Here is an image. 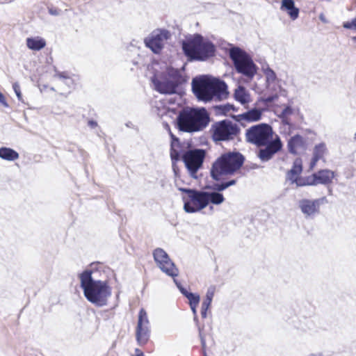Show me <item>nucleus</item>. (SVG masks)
Returning a JSON list of instances; mask_svg holds the SVG:
<instances>
[{"label":"nucleus","instance_id":"obj_57","mask_svg":"<svg viewBox=\"0 0 356 356\" xmlns=\"http://www.w3.org/2000/svg\"><path fill=\"white\" fill-rule=\"evenodd\" d=\"M168 130H169V134L170 136V138L172 137V135H174L172 131H170V128L168 127Z\"/></svg>","mask_w":356,"mask_h":356},{"label":"nucleus","instance_id":"obj_45","mask_svg":"<svg viewBox=\"0 0 356 356\" xmlns=\"http://www.w3.org/2000/svg\"><path fill=\"white\" fill-rule=\"evenodd\" d=\"M179 139L175 136V135H172V137H171V143H170V146H171V149H174L175 148V143L176 142L179 141Z\"/></svg>","mask_w":356,"mask_h":356},{"label":"nucleus","instance_id":"obj_34","mask_svg":"<svg viewBox=\"0 0 356 356\" xmlns=\"http://www.w3.org/2000/svg\"><path fill=\"white\" fill-rule=\"evenodd\" d=\"M48 11L51 15L58 16L63 13V10L62 8L50 5L48 6Z\"/></svg>","mask_w":356,"mask_h":356},{"label":"nucleus","instance_id":"obj_39","mask_svg":"<svg viewBox=\"0 0 356 356\" xmlns=\"http://www.w3.org/2000/svg\"><path fill=\"white\" fill-rule=\"evenodd\" d=\"M13 88L17 97L19 101H22V95L20 90V86L18 83L15 82L13 84Z\"/></svg>","mask_w":356,"mask_h":356},{"label":"nucleus","instance_id":"obj_9","mask_svg":"<svg viewBox=\"0 0 356 356\" xmlns=\"http://www.w3.org/2000/svg\"><path fill=\"white\" fill-rule=\"evenodd\" d=\"M178 189L186 194V196L182 197L184 209L186 213H196L207 207L205 191L188 188H178Z\"/></svg>","mask_w":356,"mask_h":356},{"label":"nucleus","instance_id":"obj_30","mask_svg":"<svg viewBox=\"0 0 356 356\" xmlns=\"http://www.w3.org/2000/svg\"><path fill=\"white\" fill-rule=\"evenodd\" d=\"M137 325H146L147 327H149V321L147 317V314L146 311L143 308L140 309L139 311Z\"/></svg>","mask_w":356,"mask_h":356},{"label":"nucleus","instance_id":"obj_58","mask_svg":"<svg viewBox=\"0 0 356 356\" xmlns=\"http://www.w3.org/2000/svg\"><path fill=\"white\" fill-rule=\"evenodd\" d=\"M353 41L356 42V36L352 38Z\"/></svg>","mask_w":356,"mask_h":356},{"label":"nucleus","instance_id":"obj_55","mask_svg":"<svg viewBox=\"0 0 356 356\" xmlns=\"http://www.w3.org/2000/svg\"><path fill=\"white\" fill-rule=\"evenodd\" d=\"M322 353H310L307 356H322Z\"/></svg>","mask_w":356,"mask_h":356},{"label":"nucleus","instance_id":"obj_60","mask_svg":"<svg viewBox=\"0 0 356 356\" xmlns=\"http://www.w3.org/2000/svg\"><path fill=\"white\" fill-rule=\"evenodd\" d=\"M354 139L356 140V131H355V134L354 135Z\"/></svg>","mask_w":356,"mask_h":356},{"label":"nucleus","instance_id":"obj_17","mask_svg":"<svg viewBox=\"0 0 356 356\" xmlns=\"http://www.w3.org/2000/svg\"><path fill=\"white\" fill-rule=\"evenodd\" d=\"M262 111L259 108H252L242 114L236 115L235 120L238 122L246 121L249 122H256L261 118Z\"/></svg>","mask_w":356,"mask_h":356},{"label":"nucleus","instance_id":"obj_7","mask_svg":"<svg viewBox=\"0 0 356 356\" xmlns=\"http://www.w3.org/2000/svg\"><path fill=\"white\" fill-rule=\"evenodd\" d=\"M229 56L234 63L238 73L242 74L249 79H252L257 73V66L251 57L239 47L230 48Z\"/></svg>","mask_w":356,"mask_h":356},{"label":"nucleus","instance_id":"obj_31","mask_svg":"<svg viewBox=\"0 0 356 356\" xmlns=\"http://www.w3.org/2000/svg\"><path fill=\"white\" fill-rule=\"evenodd\" d=\"M264 73L266 78V82L268 84L273 83L277 79V75L275 72L269 67L264 70Z\"/></svg>","mask_w":356,"mask_h":356},{"label":"nucleus","instance_id":"obj_38","mask_svg":"<svg viewBox=\"0 0 356 356\" xmlns=\"http://www.w3.org/2000/svg\"><path fill=\"white\" fill-rule=\"evenodd\" d=\"M293 113V108L291 106H286L284 107V108L282 111L280 118H284L288 117L289 115H291Z\"/></svg>","mask_w":356,"mask_h":356},{"label":"nucleus","instance_id":"obj_5","mask_svg":"<svg viewBox=\"0 0 356 356\" xmlns=\"http://www.w3.org/2000/svg\"><path fill=\"white\" fill-rule=\"evenodd\" d=\"M245 161L244 156L238 152L222 154L213 163L210 174L215 181H220L224 175H232L239 170Z\"/></svg>","mask_w":356,"mask_h":356},{"label":"nucleus","instance_id":"obj_49","mask_svg":"<svg viewBox=\"0 0 356 356\" xmlns=\"http://www.w3.org/2000/svg\"><path fill=\"white\" fill-rule=\"evenodd\" d=\"M190 308L193 312V316H196L197 314V307L198 305H189Z\"/></svg>","mask_w":356,"mask_h":356},{"label":"nucleus","instance_id":"obj_44","mask_svg":"<svg viewBox=\"0 0 356 356\" xmlns=\"http://www.w3.org/2000/svg\"><path fill=\"white\" fill-rule=\"evenodd\" d=\"M0 104L3 106L7 108L8 107V104L6 100L4 95L0 92Z\"/></svg>","mask_w":356,"mask_h":356},{"label":"nucleus","instance_id":"obj_50","mask_svg":"<svg viewBox=\"0 0 356 356\" xmlns=\"http://www.w3.org/2000/svg\"><path fill=\"white\" fill-rule=\"evenodd\" d=\"M319 19H320V20H321L322 22H323V23H325V24L328 23V21L326 19V18H325V15H324V14H323V13H321V14L319 15Z\"/></svg>","mask_w":356,"mask_h":356},{"label":"nucleus","instance_id":"obj_41","mask_svg":"<svg viewBox=\"0 0 356 356\" xmlns=\"http://www.w3.org/2000/svg\"><path fill=\"white\" fill-rule=\"evenodd\" d=\"M175 145V146L174 149L170 148V156H174L175 154H177V155H180V152H179V150L181 149L180 141L179 140L177 142H176V143Z\"/></svg>","mask_w":356,"mask_h":356},{"label":"nucleus","instance_id":"obj_54","mask_svg":"<svg viewBox=\"0 0 356 356\" xmlns=\"http://www.w3.org/2000/svg\"><path fill=\"white\" fill-rule=\"evenodd\" d=\"M97 264H99V262H97V264L92 263V264H90V266H91V268H92L90 270H92V271H93V270L96 268V266H97Z\"/></svg>","mask_w":356,"mask_h":356},{"label":"nucleus","instance_id":"obj_51","mask_svg":"<svg viewBox=\"0 0 356 356\" xmlns=\"http://www.w3.org/2000/svg\"><path fill=\"white\" fill-rule=\"evenodd\" d=\"M193 321L195 323L196 327L199 330V327H201L200 326L199 320H198V318H197V314H196V316H193Z\"/></svg>","mask_w":356,"mask_h":356},{"label":"nucleus","instance_id":"obj_36","mask_svg":"<svg viewBox=\"0 0 356 356\" xmlns=\"http://www.w3.org/2000/svg\"><path fill=\"white\" fill-rule=\"evenodd\" d=\"M343 27L346 29L356 31V17L352 19L350 22H343Z\"/></svg>","mask_w":356,"mask_h":356},{"label":"nucleus","instance_id":"obj_16","mask_svg":"<svg viewBox=\"0 0 356 356\" xmlns=\"http://www.w3.org/2000/svg\"><path fill=\"white\" fill-rule=\"evenodd\" d=\"M287 148L290 154L293 155L299 154L301 152H304L306 149V141L302 136L296 134L289 139Z\"/></svg>","mask_w":356,"mask_h":356},{"label":"nucleus","instance_id":"obj_37","mask_svg":"<svg viewBox=\"0 0 356 356\" xmlns=\"http://www.w3.org/2000/svg\"><path fill=\"white\" fill-rule=\"evenodd\" d=\"M306 186H316L317 185L315 173L310 176L305 177Z\"/></svg>","mask_w":356,"mask_h":356},{"label":"nucleus","instance_id":"obj_2","mask_svg":"<svg viewBox=\"0 0 356 356\" xmlns=\"http://www.w3.org/2000/svg\"><path fill=\"white\" fill-rule=\"evenodd\" d=\"M191 86L192 91L197 99L204 102H210L213 97L222 99L228 95L225 82L209 75L193 78Z\"/></svg>","mask_w":356,"mask_h":356},{"label":"nucleus","instance_id":"obj_40","mask_svg":"<svg viewBox=\"0 0 356 356\" xmlns=\"http://www.w3.org/2000/svg\"><path fill=\"white\" fill-rule=\"evenodd\" d=\"M218 109L220 110L222 113H227L231 110H234V106L231 104H226L218 106Z\"/></svg>","mask_w":356,"mask_h":356},{"label":"nucleus","instance_id":"obj_46","mask_svg":"<svg viewBox=\"0 0 356 356\" xmlns=\"http://www.w3.org/2000/svg\"><path fill=\"white\" fill-rule=\"evenodd\" d=\"M211 304H209V302H205L202 301V306H201V310H208L210 307Z\"/></svg>","mask_w":356,"mask_h":356},{"label":"nucleus","instance_id":"obj_18","mask_svg":"<svg viewBox=\"0 0 356 356\" xmlns=\"http://www.w3.org/2000/svg\"><path fill=\"white\" fill-rule=\"evenodd\" d=\"M150 337L149 327L137 325L136 330V339L139 346H143L147 343Z\"/></svg>","mask_w":356,"mask_h":356},{"label":"nucleus","instance_id":"obj_21","mask_svg":"<svg viewBox=\"0 0 356 356\" xmlns=\"http://www.w3.org/2000/svg\"><path fill=\"white\" fill-rule=\"evenodd\" d=\"M174 282L181 294L188 300L189 305H199L200 300V296L199 294L188 291L175 279H174Z\"/></svg>","mask_w":356,"mask_h":356},{"label":"nucleus","instance_id":"obj_47","mask_svg":"<svg viewBox=\"0 0 356 356\" xmlns=\"http://www.w3.org/2000/svg\"><path fill=\"white\" fill-rule=\"evenodd\" d=\"M88 125L92 129H94L97 127V122L93 120H90L88 122Z\"/></svg>","mask_w":356,"mask_h":356},{"label":"nucleus","instance_id":"obj_43","mask_svg":"<svg viewBox=\"0 0 356 356\" xmlns=\"http://www.w3.org/2000/svg\"><path fill=\"white\" fill-rule=\"evenodd\" d=\"M202 330L203 328L202 327H199V336H200V340H201V343H202V346L203 348L205 347L206 346V341H205V339H204V336L202 335Z\"/></svg>","mask_w":356,"mask_h":356},{"label":"nucleus","instance_id":"obj_19","mask_svg":"<svg viewBox=\"0 0 356 356\" xmlns=\"http://www.w3.org/2000/svg\"><path fill=\"white\" fill-rule=\"evenodd\" d=\"M295 1H282L281 10L286 12L292 20L299 16V8L295 6Z\"/></svg>","mask_w":356,"mask_h":356},{"label":"nucleus","instance_id":"obj_3","mask_svg":"<svg viewBox=\"0 0 356 356\" xmlns=\"http://www.w3.org/2000/svg\"><path fill=\"white\" fill-rule=\"evenodd\" d=\"M210 122V115L204 107H186L176 119L177 129L183 132L195 133L202 131Z\"/></svg>","mask_w":356,"mask_h":356},{"label":"nucleus","instance_id":"obj_33","mask_svg":"<svg viewBox=\"0 0 356 356\" xmlns=\"http://www.w3.org/2000/svg\"><path fill=\"white\" fill-rule=\"evenodd\" d=\"M216 291V286L213 285L210 286L207 291L205 298L203 300L205 302L211 304Z\"/></svg>","mask_w":356,"mask_h":356},{"label":"nucleus","instance_id":"obj_56","mask_svg":"<svg viewBox=\"0 0 356 356\" xmlns=\"http://www.w3.org/2000/svg\"><path fill=\"white\" fill-rule=\"evenodd\" d=\"M135 353H136V355H140V353H143V351H141L140 349L138 348H136L135 349Z\"/></svg>","mask_w":356,"mask_h":356},{"label":"nucleus","instance_id":"obj_22","mask_svg":"<svg viewBox=\"0 0 356 356\" xmlns=\"http://www.w3.org/2000/svg\"><path fill=\"white\" fill-rule=\"evenodd\" d=\"M205 200L207 201L206 207H207L209 203L216 205L222 204L225 201V197L222 193L215 191L213 192L205 191Z\"/></svg>","mask_w":356,"mask_h":356},{"label":"nucleus","instance_id":"obj_12","mask_svg":"<svg viewBox=\"0 0 356 356\" xmlns=\"http://www.w3.org/2000/svg\"><path fill=\"white\" fill-rule=\"evenodd\" d=\"M153 257L158 267L162 272L174 279L178 276V268L163 249L160 248H156L153 252Z\"/></svg>","mask_w":356,"mask_h":356},{"label":"nucleus","instance_id":"obj_29","mask_svg":"<svg viewBox=\"0 0 356 356\" xmlns=\"http://www.w3.org/2000/svg\"><path fill=\"white\" fill-rule=\"evenodd\" d=\"M55 74L54 77L62 79L63 82L70 86L73 83V80L70 77L67 72H60L56 68L54 69Z\"/></svg>","mask_w":356,"mask_h":356},{"label":"nucleus","instance_id":"obj_53","mask_svg":"<svg viewBox=\"0 0 356 356\" xmlns=\"http://www.w3.org/2000/svg\"><path fill=\"white\" fill-rule=\"evenodd\" d=\"M281 118L282 119V122L284 124L290 125V122H289V120L288 117H286V118Z\"/></svg>","mask_w":356,"mask_h":356},{"label":"nucleus","instance_id":"obj_20","mask_svg":"<svg viewBox=\"0 0 356 356\" xmlns=\"http://www.w3.org/2000/svg\"><path fill=\"white\" fill-rule=\"evenodd\" d=\"M317 184H330L334 179V172L330 170H321L315 173Z\"/></svg>","mask_w":356,"mask_h":356},{"label":"nucleus","instance_id":"obj_25","mask_svg":"<svg viewBox=\"0 0 356 356\" xmlns=\"http://www.w3.org/2000/svg\"><path fill=\"white\" fill-rule=\"evenodd\" d=\"M235 99L241 104H245L250 101V94L247 92L245 88L239 86L234 91Z\"/></svg>","mask_w":356,"mask_h":356},{"label":"nucleus","instance_id":"obj_11","mask_svg":"<svg viewBox=\"0 0 356 356\" xmlns=\"http://www.w3.org/2000/svg\"><path fill=\"white\" fill-rule=\"evenodd\" d=\"M206 152L202 149H188L184 152L181 159L189 175L197 179V172L202 167Z\"/></svg>","mask_w":356,"mask_h":356},{"label":"nucleus","instance_id":"obj_26","mask_svg":"<svg viewBox=\"0 0 356 356\" xmlns=\"http://www.w3.org/2000/svg\"><path fill=\"white\" fill-rule=\"evenodd\" d=\"M19 156L18 152L12 148L6 147L0 148V158L3 160L13 161L17 160Z\"/></svg>","mask_w":356,"mask_h":356},{"label":"nucleus","instance_id":"obj_59","mask_svg":"<svg viewBox=\"0 0 356 356\" xmlns=\"http://www.w3.org/2000/svg\"><path fill=\"white\" fill-rule=\"evenodd\" d=\"M134 356H145L144 353H140V355H136Z\"/></svg>","mask_w":356,"mask_h":356},{"label":"nucleus","instance_id":"obj_23","mask_svg":"<svg viewBox=\"0 0 356 356\" xmlns=\"http://www.w3.org/2000/svg\"><path fill=\"white\" fill-rule=\"evenodd\" d=\"M302 171V160L300 158L295 159L293 166L286 174V179L289 181H291L294 178L298 177Z\"/></svg>","mask_w":356,"mask_h":356},{"label":"nucleus","instance_id":"obj_42","mask_svg":"<svg viewBox=\"0 0 356 356\" xmlns=\"http://www.w3.org/2000/svg\"><path fill=\"white\" fill-rule=\"evenodd\" d=\"M278 98V96L277 95H270L265 98H262V101L264 102L266 104L271 103L276 100Z\"/></svg>","mask_w":356,"mask_h":356},{"label":"nucleus","instance_id":"obj_13","mask_svg":"<svg viewBox=\"0 0 356 356\" xmlns=\"http://www.w3.org/2000/svg\"><path fill=\"white\" fill-rule=\"evenodd\" d=\"M257 153L258 158L262 162L270 161L275 154L280 152L282 148V143L279 136H276L266 144L261 145Z\"/></svg>","mask_w":356,"mask_h":356},{"label":"nucleus","instance_id":"obj_15","mask_svg":"<svg viewBox=\"0 0 356 356\" xmlns=\"http://www.w3.org/2000/svg\"><path fill=\"white\" fill-rule=\"evenodd\" d=\"M326 201L325 197L313 200L302 199L299 202V207L306 216H314L319 212L320 205Z\"/></svg>","mask_w":356,"mask_h":356},{"label":"nucleus","instance_id":"obj_32","mask_svg":"<svg viewBox=\"0 0 356 356\" xmlns=\"http://www.w3.org/2000/svg\"><path fill=\"white\" fill-rule=\"evenodd\" d=\"M172 160V168L174 172V175L176 178H178L180 177L179 175V169L178 165H177V162L179 161L180 159V155H177V154H175L174 156H170Z\"/></svg>","mask_w":356,"mask_h":356},{"label":"nucleus","instance_id":"obj_27","mask_svg":"<svg viewBox=\"0 0 356 356\" xmlns=\"http://www.w3.org/2000/svg\"><path fill=\"white\" fill-rule=\"evenodd\" d=\"M236 183V179H230L229 181H222L220 183H213L211 186H207V188L220 193V191L225 190L228 187L235 185Z\"/></svg>","mask_w":356,"mask_h":356},{"label":"nucleus","instance_id":"obj_6","mask_svg":"<svg viewBox=\"0 0 356 356\" xmlns=\"http://www.w3.org/2000/svg\"><path fill=\"white\" fill-rule=\"evenodd\" d=\"M152 81L156 91L161 94L171 95L177 92V88L184 79L179 70L169 67L161 79L153 76Z\"/></svg>","mask_w":356,"mask_h":356},{"label":"nucleus","instance_id":"obj_35","mask_svg":"<svg viewBox=\"0 0 356 356\" xmlns=\"http://www.w3.org/2000/svg\"><path fill=\"white\" fill-rule=\"evenodd\" d=\"M291 184H296L297 187L306 186L305 177H300V175L291 181Z\"/></svg>","mask_w":356,"mask_h":356},{"label":"nucleus","instance_id":"obj_61","mask_svg":"<svg viewBox=\"0 0 356 356\" xmlns=\"http://www.w3.org/2000/svg\"><path fill=\"white\" fill-rule=\"evenodd\" d=\"M331 193H332V190H331V189H330V190H329V193H330V194H331Z\"/></svg>","mask_w":356,"mask_h":356},{"label":"nucleus","instance_id":"obj_4","mask_svg":"<svg viewBox=\"0 0 356 356\" xmlns=\"http://www.w3.org/2000/svg\"><path fill=\"white\" fill-rule=\"evenodd\" d=\"M182 50L189 61H205L214 56L216 48L211 41L197 33L183 41Z\"/></svg>","mask_w":356,"mask_h":356},{"label":"nucleus","instance_id":"obj_52","mask_svg":"<svg viewBox=\"0 0 356 356\" xmlns=\"http://www.w3.org/2000/svg\"><path fill=\"white\" fill-rule=\"evenodd\" d=\"M207 311L208 310H201V316L202 318H206L207 317Z\"/></svg>","mask_w":356,"mask_h":356},{"label":"nucleus","instance_id":"obj_10","mask_svg":"<svg viewBox=\"0 0 356 356\" xmlns=\"http://www.w3.org/2000/svg\"><path fill=\"white\" fill-rule=\"evenodd\" d=\"M273 131L270 125L266 123H261L253 125L245 131V140L247 143L260 147L261 145L266 144L267 142L273 139Z\"/></svg>","mask_w":356,"mask_h":356},{"label":"nucleus","instance_id":"obj_14","mask_svg":"<svg viewBox=\"0 0 356 356\" xmlns=\"http://www.w3.org/2000/svg\"><path fill=\"white\" fill-rule=\"evenodd\" d=\"M170 36V32L167 30H156L145 39V44L154 54H159L163 47L164 41L167 40Z\"/></svg>","mask_w":356,"mask_h":356},{"label":"nucleus","instance_id":"obj_28","mask_svg":"<svg viewBox=\"0 0 356 356\" xmlns=\"http://www.w3.org/2000/svg\"><path fill=\"white\" fill-rule=\"evenodd\" d=\"M327 148L324 143H321L316 145L313 151V157L320 160L323 158L325 153L326 152Z\"/></svg>","mask_w":356,"mask_h":356},{"label":"nucleus","instance_id":"obj_24","mask_svg":"<svg viewBox=\"0 0 356 356\" xmlns=\"http://www.w3.org/2000/svg\"><path fill=\"white\" fill-rule=\"evenodd\" d=\"M26 45L31 50L40 51L45 47L46 41L40 37L28 38H26Z\"/></svg>","mask_w":356,"mask_h":356},{"label":"nucleus","instance_id":"obj_48","mask_svg":"<svg viewBox=\"0 0 356 356\" xmlns=\"http://www.w3.org/2000/svg\"><path fill=\"white\" fill-rule=\"evenodd\" d=\"M319 160L314 158V157H312V160H311V162H310V168H313L316 165V163Z\"/></svg>","mask_w":356,"mask_h":356},{"label":"nucleus","instance_id":"obj_62","mask_svg":"<svg viewBox=\"0 0 356 356\" xmlns=\"http://www.w3.org/2000/svg\"><path fill=\"white\" fill-rule=\"evenodd\" d=\"M210 209H211V210H212V209H213V207H212V206H211V207H210Z\"/></svg>","mask_w":356,"mask_h":356},{"label":"nucleus","instance_id":"obj_1","mask_svg":"<svg viewBox=\"0 0 356 356\" xmlns=\"http://www.w3.org/2000/svg\"><path fill=\"white\" fill-rule=\"evenodd\" d=\"M79 279L84 296L90 302L99 307L108 305L112 290L106 281L95 280L92 270L83 271Z\"/></svg>","mask_w":356,"mask_h":356},{"label":"nucleus","instance_id":"obj_8","mask_svg":"<svg viewBox=\"0 0 356 356\" xmlns=\"http://www.w3.org/2000/svg\"><path fill=\"white\" fill-rule=\"evenodd\" d=\"M214 142L229 141L237 137L241 129L237 124L229 120H223L214 122L209 130Z\"/></svg>","mask_w":356,"mask_h":356}]
</instances>
